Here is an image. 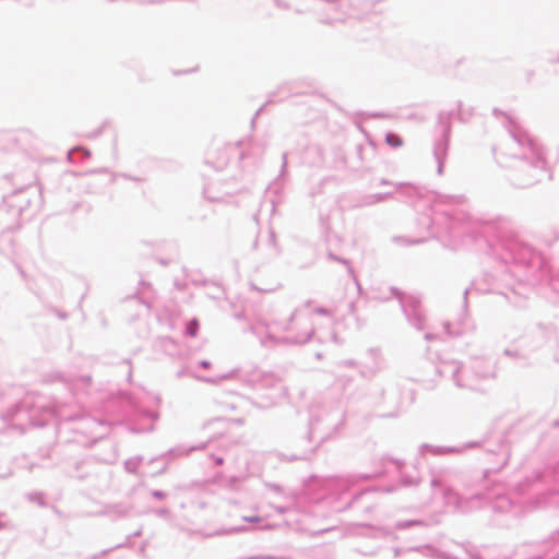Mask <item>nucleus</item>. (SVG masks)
<instances>
[{
    "label": "nucleus",
    "instance_id": "1",
    "mask_svg": "<svg viewBox=\"0 0 559 559\" xmlns=\"http://www.w3.org/2000/svg\"><path fill=\"white\" fill-rule=\"evenodd\" d=\"M386 142L388 144H390L391 146H401L403 144V141L402 139L400 138V135L395 134V133H389L386 135Z\"/></svg>",
    "mask_w": 559,
    "mask_h": 559
},
{
    "label": "nucleus",
    "instance_id": "2",
    "mask_svg": "<svg viewBox=\"0 0 559 559\" xmlns=\"http://www.w3.org/2000/svg\"><path fill=\"white\" fill-rule=\"evenodd\" d=\"M197 331H198V322L197 321H192L189 325H188V332L191 336H195L197 335Z\"/></svg>",
    "mask_w": 559,
    "mask_h": 559
},
{
    "label": "nucleus",
    "instance_id": "3",
    "mask_svg": "<svg viewBox=\"0 0 559 559\" xmlns=\"http://www.w3.org/2000/svg\"><path fill=\"white\" fill-rule=\"evenodd\" d=\"M245 520L249 521V522H260L261 521V518L259 516H252V518H245Z\"/></svg>",
    "mask_w": 559,
    "mask_h": 559
}]
</instances>
